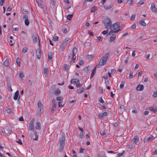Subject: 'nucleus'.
<instances>
[{
    "label": "nucleus",
    "instance_id": "1",
    "mask_svg": "<svg viewBox=\"0 0 157 157\" xmlns=\"http://www.w3.org/2000/svg\"><path fill=\"white\" fill-rule=\"evenodd\" d=\"M65 135L64 133H62L61 137L59 140V151L61 152L63 150L65 145Z\"/></svg>",
    "mask_w": 157,
    "mask_h": 157
},
{
    "label": "nucleus",
    "instance_id": "2",
    "mask_svg": "<svg viewBox=\"0 0 157 157\" xmlns=\"http://www.w3.org/2000/svg\"><path fill=\"white\" fill-rule=\"evenodd\" d=\"M109 56V53H106L101 58L100 60L98 65L96 66L97 68H99V66H102L105 65L108 59Z\"/></svg>",
    "mask_w": 157,
    "mask_h": 157
},
{
    "label": "nucleus",
    "instance_id": "3",
    "mask_svg": "<svg viewBox=\"0 0 157 157\" xmlns=\"http://www.w3.org/2000/svg\"><path fill=\"white\" fill-rule=\"evenodd\" d=\"M103 22L106 28L110 27L112 23L111 19L108 17H105L103 21Z\"/></svg>",
    "mask_w": 157,
    "mask_h": 157
},
{
    "label": "nucleus",
    "instance_id": "4",
    "mask_svg": "<svg viewBox=\"0 0 157 157\" xmlns=\"http://www.w3.org/2000/svg\"><path fill=\"white\" fill-rule=\"evenodd\" d=\"M120 23L118 22H117L112 25H111L110 27V28L111 31H114L117 30V28H120Z\"/></svg>",
    "mask_w": 157,
    "mask_h": 157
},
{
    "label": "nucleus",
    "instance_id": "5",
    "mask_svg": "<svg viewBox=\"0 0 157 157\" xmlns=\"http://www.w3.org/2000/svg\"><path fill=\"white\" fill-rule=\"evenodd\" d=\"M38 106V111L40 114H41L43 112L44 109L43 107V105L42 104L41 101H39L37 103Z\"/></svg>",
    "mask_w": 157,
    "mask_h": 157
},
{
    "label": "nucleus",
    "instance_id": "6",
    "mask_svg": "<svg viewBox=\"0 0 157 157\" xmlns=\"http://www.w3.org/2000/svg\"><path fill=\"white\" fill-rule=\"evenodd\" d=\"M23 19L25 20V24L27 26H28L29 24V21L28 18V16L26 14H24L23 15Z\"/></svg>",
    "mask_w": 157,
    "mask_h": 157
},
{
    "label": "nucleus",
    "instance_id": "7",
    "mask_svg": "<svg viewBox=\"0 0 157 157\" xmlns=\"http://www.w3.org/2000/svg\"><path fill=\"white\" fill-rule=\"evenodd\" d=\"M35 121L34 118L32 119L31 121L29 124V129L31 131H33L34 129V123Z\"/></svg>",
    "mask_w": 157,
    "mask_h": 157
},
{
    "label": "nucleus",
    "instance_id": "8",
    "mask_svg": "<svg viewBox=\"0 0 157 157\" xmlns=\"http://www.w3.org/2000/svg\"><path fill=\"white\" fill-rule=\"evenodd\" d=\"M35 128L36 129L39 130H40L41 129L40 122L38 120H37L36 123Z\"/></svg>",
    "mask_w": 157,
    "mask_h": 157
},
{
    "label": "nucleus",
    "instance_id": "9",
    "mask_svg": "<svg viewBox=\"0 0 157 157\" xmlns=\"http://www.w3.org/2000/svg\"><path fill=\"white\" fill-rule=\"evenodd\" d=\"M71 39L69 37H67L63 41L62 44H63L64 45H67L68 43H69L71 41Z\"/></svg>",
    "mask_w": 157,
    "mask_h": 157
},
{
    "label": "nucleus",
    "instance_id": "10",
    "mask_svg": "<svg viewBox=\"0 0 157 157\" xmlns=\"http://www.w3.org/2000/svg\"><path fill=\"white\" fill-rule=\"evenodd\" d=\"M155 3L153 2L151 5V10L153 12L157 13V9L155 6Z\"/></svg>",
    "mask_w": 157,
    "mask_h": 157
},
{
    "label": "nucleus",
    "instance_id": "11",
    "mask_svg": "<svg viewBox=\"0 0 157 157\" xmlns=\"http://www.w3.org/2000/svg\"><path fill=\"white\" fill-rule=\"evenodd\" d=\"M41 50L40 48H38L36 51V56L39 59H40L41 56Z\"/></svg>",
    "mask_w": 157,
    "mask_h": 157
},
{
    "label": "nucleus",
    "instance_id": "12",
    "mask_svg": "<svg viewBox=\"0 0 157 157\" xmlns=\"http://www.w3.org/2000/svg\"><path fill=\"white\" fill-rule=\"evenodd\" d=\"M139 136H138L136 135L133 137L132 141L134 142L136 144H138L139 143Z\"/></svg>",
    "mask_w": 157,
    "mask_h": 157
},
{
    "label": "nucleus",
    "instance_id": "13",
    "mask_svg": "<svg viewBox=\"0 0 157 157\" xmlns=\"http://www.w3.org/2000/svg\"><path fill=\"white\" fill-rule=\"evenodd\" d=\"M37 36L38 37V35L36 33H33V40L34 42H37Z\"/></svg>",
    "mask_w": 157,
    "mask_h": 157
},
{
    "label": "nucleus",
    "instance_id": "14",
    "mask_svg": "<svg viewBox=\"0 0 157 157\" xmlns=\"http://www.w3.org/2000/svg\"><path fill=\"white\" fill-rule=\"evenodd\" d=\"M5 132L7 134L10 135L12 133V132L10 128L6 127L5 128Z\"/></svg>",
    "mask_w": 157,
    "mask_h": 157
},
{
    "label": "nucleus",
    "instance_id": "15",
    "mask_svg": "<svg viewBox=\"0 0 157 157\" xmlns=\"http://www.w3.org/2000/svg\"><path fill=\"white\" fill-rule=\"evenodd\" d=\"M144 88V86L143 85H141L140 84H139L136 88V89L139 91L143 90Z\"/></svg>",
    "mask_w": 157,
    "mask_h": 157
},
{
    "label": "nucleus",
    "instance_id": "16",
    "mask_svg": "<svg viewBox=\"0 0 157 157\" xmlns=\"http://www.w3.org/2000/svg\"><path fill=\"white\" fill-rule=\"evenodd\" d=\"M19 91L17 90L14 93V95L13 97V99L14 100H16L18 99V97L19 96Z\"/></svg>",
    "mask_w": 157,
    "mask_h": 157
},
{
    "label": "nucleus",
    "instance_id": "17",
    "mask_svg": "<svg viewBox=\"0 0 157 157\" xmlns=\"http://www.w3.org/2000/svg\"><path fill=\"white\" fill-rule=\"evenodd\" d=\"M113 6V4L112 3H111L108 6H104V7L105 9L106 10H108L111 9Z\"/></svg>",
    "mask_w": 157,
    "mask_h": 157
},
{
    "label": "nucleus",
    "instance_id": "18",
    "mask_svg": "<svg viewBox=\"0 0 157 157\" xmlns=\"http://www.w3.org/2000/svg\"><path fill=\"white\" fill-rule=\"evenodd\" d=\"M60 93H61L60 90L58 88H57L56 90H55L54 92V94L56 96L59 95L60 94Z\"/></svg>",
    "mask_w": 157,
    "mask_h": 157
},
{
    "label": "nucleus",
    "instance_id": "19",
    "mask_svg": "<svg viewBox=\"0 0 157 157\" xmlns=\"http://www.w3.org/2000/svg\"><path fill=\"white\" fill-rule=\"evenodd\" d=\"M97 67L96 66L95 68L92 70V71L91 72V74L90 75V78H93L94 75H95L96 72V68Z\"/></svg>",
    "mask_w": 157,
    "mask_h": 157
},
{
    "label": "nucleus",
    "instance_id": "20",
    "mask_svg": "<svg viewBox=\"0 0 157 157\" xmlns=\"http://www.w3.org/2000/svg\"><path fill=\"white\" fill-rule=\"evenodd\" d=\"M36 3L38 6L42 9L44 8L43 5L41 3V1L40 0H36Z\"/></svg>",
    "mask_w": 157,
    "mask_h": 157
},
{
    "label": "nucleus",
    "instance_id": "21",
    "mask_svg": "<svg viewBox=\"0 0 157 157\" xmlns=\"http://www.w3.org/2000/svg\"><path fill=\"white\" fill-rule=\"evenodd\" d=\"M48 59L51 61V60L52 58V52H48Z\"/></svg>",
    "mask_w": 157,
    "mask_h": 157
},
{
    "label": "nucleus",
    "instance_id": "22",
    "mask_svg": "<svg viewBox=\"0 0 157 157\" xmlns=\"http://www.w3.org/2000/svg\"><path fill=\"white\" fill-rule=\"evenodd\" d=\"M52 103H53V104H52V111H53L54 110V109H55L56 106V100H53Z\"/></svg>",
    "mask_w": 157,
    "mask_h": 157
},
{
    "label": "nucleus",
    "instance_id": "23",
    "mask_svg": "<svg viewBox=\"0 0 157 157\" xmlns=\"http://www.w3.org/2000/svg\"><path fill=\"white\" fill-rule=\"evenodd\" d=\"M7 87L8 89L10 92H12L13 91V90L12 89L11 86V84L10 82H8L7 83Z\"/></svg>",
    "mask_w": 157,
    "mask_h": 157
},
{
    "label": "nucleus",
    "instance_id": "24",
    "mask_svg": "<svg viewBox=\"0 0 157 157\" xmlns=\"http://www.w3.org/2000/svg\"><path fill=\"white\" fill-rule=\"evenodd\" d=\"M122 50V48H118L116 51V53L115 54L116 55H119L120 52Z\"/></svg>",
    "mask_w": 157,
    "mask_h": 157
},
{
    "label": "nucleus",
    "instance_id": "25",
    "mask_svg": "<svg viewBox=\"0 0 157 157\" xmlns=\"http://www.w3.org/2000/svg\"><path fill=\"white\" fill-rule=\"evenodd\" d=\"M116 36L115 34H113L110 37V40L111 42L114 41L116 38Z\"/></svg>",
    "mask_w": 157,
    "mask_h": 157
},
{
    "label": "nucleus",
    "instance_id": "26",
    "mask_svg": "<svg viewBox=\"0 0 157 157\" xmlns=\"http://www.w3.org/2000/svg\"><path fill=\"white\" fill-rule=\"evenodd\" d=\"M139 24L142 26H145L146 24L144 21V20L142 19L139 21Z\"/></svg>",
    "mask_w": 157,
    "mask_h": 157
},
{
    "label": "nucleus",
    "instance_id": "27",
    "mask_svg": "<svg viewBox=\"0 0 157 157\" xmlns=\"http://www.w3.org/2000/svg\"><path fill=\"white\" fill-rule=\"evenodd\" d=\"M84 90V88L83 87H81L77 90V92L78 94H81L82 93Z\"/></svg>",
    "mask_w": 157,
    "mask_h": 157
},
{
    "label": "nucleus",
    "instance_id": "28",
    "mask_svg": "<svg viewBox=\"0 0 157 157\" xmlns=\"http://www.w3.org/2000/svg\"><path fill=\"white\" fill-rule=\"evenodd\" d=\"M4 65L7 67H8L10 65V63L9 62V60L8 59H6L3 63Z\"/></svg>",
    "mask_w": 157,
    "mask_h": 157
},
{
    "label": "nucleus",
    "instance_id": "29",
    "mask_svg": "<svg viewBox=\"0 0 157 157\" xmlns=\"http://www.w3.org/2000/svg\"><path fill=\"white\" fill-rule=\"evenodd\" d=\"M77 52V50L76 48L74 47L72 49V56L75 55L76 54Z\"/></svg>",
    "mask_w": 157,
    "mask_h": 157
},
{
    "label": "nucleus",
    "instance_id": "30",
    "mask_svg": "<svg viewBox=\"0 0 157 157\" xmlns=\"http://www.w3.org/2000/svg\"><path fill=\"white\" fill-rule=\"evenodd\" d=\"M34 134L35 136V138L33 139V140H38L39 135L37 133V131H35L34 132Z\"/></svg>",
    "mask_w": 157,
    "mask_h": 157
},
{
    "label": "nucleus",
    "instance_id": "31",
    "mask_svg": "<svg viewBox=\"0 0 157 157\" xmlns=\"http://www.w3.org/2000/svg\"><path fill=\"white\" fill-rule=\"evenodd\" d=\"M90 70V67L89 66L85 67L83 69V71L84 72L87 73Z\"/></svg>",
    "mask_w": 157,
    "mask_h": 157
},
{
    "label": "nucleus",
    "instance_id": "32",
    "mask_svg": "<svg viewBox=\"0 0 157 157\" xmlns=\"http://www.w3.org/2000/svg\"><path fill=\"white\" fill-rule=\"evenodd\" d=\"M73 16V14H68L67 15V19L69 21L71 20L72 17Z\"/></svg>",
    "mask_w": 157,
    "mask_h": 157
},
{
    "label": "nucleus",
    "instance_id": "33",
    "mask_svg": "<svg viewBox=\"0 0 157 157\" xmlns=\"http://www.w3.org/2000/svg\"><path fill=\"white\" fill-rule=\"evenodd\" d=\"M149 109L154 113H155L157 111V109H154V108L152 107H150L149 108Z\"/></svg>",
    "mask_w": 157,
    "mask_h": 157
},
{
    "label": "nucleus",
    "instance_id": "34",
    "mask_svg": "<svg viewBox=\"0 0 157 157\" xmlns=\"http://www.w3.org/2000/svg\"><path fill=\"white\" fill-rule=\"evenodd\" d=\"M16 62L18 67H20V60L18 57L17 58Z\"/></svg>",
    "mask_w": 157,
    "mask_h": 157
},
{
    "label": "nucleus",
    "instance_id": "35",
    "mask_svg": "<svg viewBox=\"0 0 157 157\" xmlns=\"http://www.w3.org/2000/svg\"><path fill=\"white\" fill-rule=\"evenodd\" d=\"M66 46V45H64L62 43V44L60 47V48L62 51H63L64 50Z\"/></svg>",
    "mask_w": 157,
    "mask_h": 157
},
{
    "label": "nucleus",
    "instance_id": "36",
    "mask_svg": "<svg viewBox=\"0 0 157 157\" xmlns=\"http://www.w3.org/2000/svg\"><path fill=\"white\" fill-rule=\"evenodd\" d=\"M153 135H151L146 140L147 141V142H148V141H150V140H151L152 139H153Z\"/></svg>",
    "mask_w": 157,
    "mask_h": 157
},
{
    "label": "nucleus",
    "instance_id": "37",
    "mask_svg": "<svg viewBox=\"0 0 157 157\" xmlns=\"http://www.w3.org/2000/svg\"><path fill=\"white\" fill-rule=\"evenodd\" d=\"M104 116L103 114V113H100L99 114L98 118L100 119H103Z\"/></svg>",
    "mask_w": 157,
    "mask_h": 157
},
{
    "label": "nucleus",
    "instance_id": "38",
    "mask_svg": "<svg viewBox=\"0 0 157 157\" xmlns=\"http://www.w3.org/2000/svg\"><path fill=\"white\" fill-rule=\"evenodd\" d=\"M19 75L20 77L21 78H22L24 77L23 72L22 71L20 72Z\"/></svg>",
    "mask_w": 157,
    "mask_h": 157
},
{
    "label": "nucleus",
    "instance_id": "39",
    "mask_svg": "<svg viewBox=\"0 0 157 157\" xmlns=\"http://www.w3.org/2000/svg\"><path fill=\"white\" fill-rule=\"evenodd\" d=\"M64 105L63 102L62 101H60L59 102L58 106L59 107H63Z\"/></svg>",
    "mask_w": 157,
    "mask_h": 157
},
{
    "label": "nucleus",
    "instance_id": "40",
    "mask_svg": "<svg viewBox=\"0 0 157 157\" xmlns=\"http://www.w3.org/2000/svg\"><path fill=\"white\" fill-rule=\"evenodd\" d=\"M28 50V48L26 47L23 48L22 49V52L24 53H25L27 52Z\"/></svg>",
    "mask_w": 157,
    "mask_h": 157
},
{
    "label": "nucleus",
    "instance_id": "41",
    "mask_svg": "<svg viewBox=\"0 0 157 157\" xmlns=\"http://www.w3.org/2000/svg\"><path fill=\"white\" fill-rule=\"evenodd\" d=\"M125 82H122L120 86V87L121 89H122L124 85Z\"/></svg>",
    "mask_w": 157,
    "mask_h": 157
},
{
    "label": "nucleus",
    "instance_id": "42",
    "mask_svg": "<svg viewBox=\"0 0 157 157\" xmlns=\"http://www.w3.org/2000/svg\"><path fill=\"white\" fill-rule=\"evenodd\" d=\"M97 8L96 6H94L91 10V12L92 13H94L95 12L96 10H97Z\"/></svg>",
    "mask_w": 157,
    "mask_h": 157
},
{
    "label": "nucleus",
    "instance_id": "43",
    "mask_svg": "<svg viewBox=\"0 0 157 157\" xmlns=\"http://www.w3.org/2000/svg\"><path fill=\"white\" fill-rule=\"evenodd\" d=\"M76 79H72L71 80V82L73 84H76Z\"/></svg>",
    "mask_w": 157,
    "mask_h": 157
},
{
    "label": "nucleus",
    "instance_id": "44",
    "mask_svg": "<svg viewBox=\"0 0 157 157\" xmlns=\"http://www.w3.org/2000/svg\"><path fill=\"white\" fill-rule=\"evenodd\" d=\"M136 17V15L134 14H133L132 15L130 19L131 20L133 21L134 20Z\"/></svg>",
    "mask_w": 157,
    "mask_h": 157
},
{
    "label": "nucleus",
    "instance_id": "45",
    "mask_svg": "<svg viewBox=\"0 0 157 157\" xmlns=\"http://www.w3.org/2000/svg\"><path fill=\"white\" fill-rule=\"evenodd\" d=\"M56 99L57 101H61L63 99V98L61 96H59L56 97Z\"/></svg>",
    "mask_w": 157,
    "mask_h": 157
},
{
    "label": "nucleus",
    "instance_id": "46",
    "mask_svg": "<svg viewBox=\"0 0 157 157\" xmlns=\"http://www.w3.org/2000/svg\"><path fill=\"white\" fill-rule=\"evenodd\" d=\"M68 67L67 64H64L63 65V68L65 70H67L68 69Z\"/></svg>",
    "mask_w": 157,
    "mask_h": 157
},
{
    "label": "nucleus",
    "instance_id": "47",
    "mask_svg": "<svg viewBox=\"0 0 157 157\" xmlns=\"http://www.w3.org/2000/svg\"><path fill=\"white\" fill-rule=\"evenodd\" d=\"M52 5V6H54L55 5L56 1L55 0H50Z\"/></svg>",
    "mask_w": 157,
    "mask_h": 157
},
{
    "label": "nucleus",
    "instance_id": "48",
    "mask_svg": "<svg viewBox=\"0 0 157 157\" xmlns=\"http://www.w3.org/2000/svg\"><path fill=\"white\" fill-rule=\"evenodd\" d=\"M44 73L46 75L48 74V72H49L48 70V68H46L44 69Z\"/></svg>",
    "mask_w": 157,
    "mask_h": 157
},
{
    "label": "nucleus",
    "instance_id": "49",
    "mask_svg": "<svg viewBox=\"0 0 157 157\" xmlns=\"http://www.w3.org/2000/svg\"><path fill=\"white\" fill-rule=\"evenodd\" d=\"M87 57L88 59H91L93 58V56L92 55H89L87 56Z\"/></svg>",
    "mask_w": 157,
    "mask_h": 157
},
{
    "label": "nucleus",
    "instance_id": "50",
    "mask_svg": "<svg viewBox=\"0 0 157 157\" xmlns=\"http://www.w3.org/2000/svg\"><path fill=\"white\" fill-rule=\"evenodd\" d=\"M133 2V0H128L127 2L128 5H130L132 4Z\"/></svg>",
    "mask_w": 157,
    "mask_h": 157
},
{
    "label": "nucleus",
    "instance_id": "51",
    "mask_svg": "<svg viewBox=\"0 0 157 157\" xmlns=\"http://www.w3.org/2000/svg\"><path fill=\"white\" fill-rule=\"evenodd\" d=\"M133 72L132 71H130L129 74V78H131L133 77Z\"/></svg>",
    "mask_w": 157,
    "mask_h": 157
},
{
    "label": "nucleus",
    "instance_id": "52",
    "mask_svg": "<svg viewBox=\"0 0 157 157\" xmlns=\"http://www.w3.org/2000/svg\"><path fill=\"white\" fill-rule=\"evenodd\" d=\"M59 37L57 36H54L53 38V40L54 41H56L58 40Z\"/></svg>",
    "mask_w": 157,
    "mask_h": 157
},
{
    "label": "nucleus",
    "instance_id": "53",
    "mask_svg": "<svg viewBox=\"0 0 157 157\" xmlns=\"http://www.w3.org/2000/svg\"><path fill=\"white\" fill-rule=\"evenodd\" d=\"M5 3V0H0V6H2Z\"/></svg>",
    "mask_w": 157,
    "mask_h": 157
},
{
    "label": "nucleus",
    "instance_id": "54",
    "mask_svg": "<svg viewBox=\"0 0 157 157\" xmlns=\"http://www.w3.org/2000/svg\"><path fill=\"white\" fill-rule=\"evenodd\" d=\"M99 101L102 103H104V101L102 99L101 97H100L98 99Z\"/></svg>",
    "mask_w": 157,
    "mask_h": 157
},
{
    "label": "nucleus",
    "instance_id": "55",
    "mask_svg": "<svg viewBox=\"0 0 157 157\" xmlns=\"http://www.w3.org/2000/svg\"><path fill=\"white\" fill-rule=\"evenodd\" d=\"M132 112L133 113H137V110H136V108L135 107L133 108Z\"/></svg>",
    "mask_w": 157,
    "mask_h": 157
},
{
    "label": "nucleus",
    "instance_id": "56",
    "mask_svg": "<svg viewBox=\"0 0 157 157\" xmlns=\"http://www.w3.org/2000/svg\"><path fill=\"white\" fill-rule=\"evenodd\" d=\"M12 112V110L8 108L6 110V112L8 113H10Z\"/></svg>",
    "mask_w": 157,
    "mask_h": 157
},
{
    "label": "nucleus",
    "instance_id": "57",
    "mask_svg": "<svg viewBox=\"0 0 157 157\" xmlns=\"http://www.w3.org/2000/svg\"><path fill=\"white\" fill-rule=\"evenodd\" d=\"M144 2L142 0H140L138 3V5H140L144 4Z\"/></svg>",
    "mask_w": 157,
    "mask_h": 157
},
{
    "label": "nucleus",
    "instance_id": "58",
    "mask_svg": "<svg viewBox=\"0 0 157 157\" xmlns=\"http://www.w3.org/2000/svg\"><path fill=\"white\" fill-rule=\"evenodd\" d=\"M62 31L63 33H66L67 32V29L66 28H64L62 29Z\"/></svg>",
    "mask_w": 157,
    "mask_h": 157
},
{
    "label": "nucleus",
    "instance_id": "59",
    "mask_svg": "<svg viewBox=\"0 0 157 157\" xmlns=\"http://www.w3.org/2000/svg\"><path fill=\"white\" fill-rule=\"evenodd\" d=\"M108 32V30H105V31H103L102 32V33L103 35H105Z\"/></svg>",
    "mask_w": 157,
    "mask_h": 157
},
{
    "label": "nucleus",
    "instance_id": "60",
    "mask_svg": "<svg viewBox=\"0 0 157 157\" xmlns=\"http://www.w3.org/2000/svg\"><path fill=\"white\" fill-rule=\"evenodd\" d=\"M76 87L77 88L80 87L82 86V84H80V83H76Z\"/></svg>",
    "mask_w": 157,
    "mask_h": 157
},
{
    "label": "nucleus",
    "instance_id": "61",
    "mask_svg": "<svg viewBox=\"0 0 157 157\" xmlns=\"http://www.w3.org/2000/svg\"><path fill=\"white\" fill-rule=\"evenodd\" d=\"M129 59V57H127L124 61V63L125 64H127L128 63V60Z\"/></svg>",
    "mask_w": 157,
    "mask_h": 157
},
{
    "label": "nucleus",
    "instance_id": "62",
    "mask_svg": "<svg viewBox=\"0 0 157 157\" xmlns=\"http://www.w3.org/2000/svg\"><path fill=\"white\" fill-rule=\"evenodd\" d=\"M124 151H123L121 153H119L118 154V157H119L120 156H121L122 155L124 154Z\"/></svg>",
    "mask_w": 157,
    "mask_h": 157
},
{
    "label": "nucleus",
    "instance_id": "63",
    "mask_svg": "<svg viewBox=\"0 0 157 157\" xmlns=\"http://www.w3.org/2000/svg\"><path fill=\"white\" fill-rule=\"evenodd\" d=\"M153 96L154 97H157V92H154L153 94Z\"/></svg>",
    "mask_w": 157,
    "mask_h": 157
},
{
    "label": "nucleus",
    "instance_id": "64",
    "mask_svg": "<svg viewBox=\"0 0 157 157\" xmlns=\"http://www.w3.org/2000/svg\"><path fill=\"white\" fill-rule=\"evenodd\" d=\"M101 153L102 154L101 157H106L105 152L104 151H101Z\"/></svg>",
    "mask_w": 157,
    "mask_h": 157
}]
</instances>
